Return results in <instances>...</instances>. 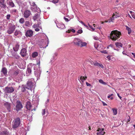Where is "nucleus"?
Segmentation results:
<instances>
[{"mask_svg": "<svg viewBox=\"0 0 135 135\" xmlns=\"http://www.w3.org/2000/svg\"><path fill=\"white\" fill-rule=\"evenodd\" d=\"M121 35V32L117 30L111 31L110 35V37L112 40L115 41L120 37Z\"/></svg>", "mask_w": 135, "mask_h": 135, "instance_id": "obj_1", "label": "nucleus"}, {"mask_svg": "<svg viewBox=\"0 0 135 135\" xmlns=\"http://www.w3.org/2000/svg\"><path fill=\"white\" fill-rule=\"evenodd\" d=\"M73 42L75 45L80 47L85 46L87 44L86 42H83L81 40L78 38H75Z\"/></svg>", "mask_w": 135, "mask_h": 135, "instance_id": "obj_2", "label": "nucleus"}, {"mask_svg": "<svg viewBox=\"0 0 135 135\" xmlns=\"http://www.w3.org/2000/svg\"><path fill=\"white\" fill-rule=\"evenodd\" d=\"M20 120L19 118H15L13 122V128L15 129L18 127L20 124Z\"/></svg>", "mask_w": 135, "mask_h": 135, "instance_id": "obj_3", "label": "nucleus"}, {"mask_svg": "<svg viewBox=\"0 0 135 135\" xmlns=\"http://www.w3.org/2000/svg\"><path fill=\"white\" fill-rule=\"evenodd\" d=\"M31 11L29 10L26 9L24 11L23 14V17L25 18H28L31 15Z\"/></svg>", "mask_w": 135, "mask_h": 135, "instance_id": "obj_4", "label": "nucleus"}, {"mask_svg": "<svg viewBox=\"0 0 135 135\" xmlns=\"http://www.w3.org/2000/svg\"><path fill=\"white\" fill-rule=\"evenodd\" d=\"M14 91V89L12 86H6L5 87L4 90L5 93H11L13 92Z\"/></svg>", "mask_w": 135, "mask_h": 135, "instance_id": "obj_5", "label": "nucleus"}, {"mask_svg": "<svg viewBox=\"0 0 135 135\" xmlns=\"http://www.w3.org/2000/svg\"><path fill=\"white\" fill-rule=\"evenodd\" d=\"M33 87V83L31 81L29 80L27 82L26 85V88L28 89H31Z\"/></svg>", "mask_w": 135, "mask_h": 135, "instance_id": "obj_6", "label": "nucleus"}, {"mask_svg": "<svg viewBox=\"0 0 135 135\" xmlns=\"http://www.w3.org/2000/svg\"><path fill=\"white\" fill-rule=\"evenodd\" d=\"M16 27L15 25H13L10 26L7 31V32L9 34H11L12 33L15 31Z\"/></svg>", "mask_w": 135, "mask_h": 135, "instance_id": "obj_7", "label": "nucleus"}, {"mask_svg": "<svg viewBox=\"0 0 135 135\" xmlns=\"http://www.w3.org/2000/svg\"><path fill=\"white\" fill-rule=\"evenodd\" d=\"M22 108V106L21 102L17 100L16 102V110L17 111L20 110Z\"/></svg>", "mask_w": 135, "mask_h": 135, "instance_id": "obj_8", "label": "nucleus"}, {"mask_svg": "<svg viewBox=\"0 0 135 135\" xmlns=\"http://www.w3.org/2000/svg\"><path fill=\"white\" fill-rule=\"evenodd\" d=\"M33 32L32 30H28L26 31L25 35L26 36L30 37L33 35Z\"/></svg>", "mask_w": 135, "mask_h": 135, "instance_id": "obj_9", "label": "nucleus"}, {"mask_svg": "<svg viewBox=\"0 0 135 135\" xmlns=\"http://www.w3.org/2000/svg\"><path fill=\"white\" fill-rule=\"evenodd\" d=\"M0 135H9V131H8V130L4 129L3 130H2L0 132Z\"/></svg>", "mask_w": 135, "mask_h": 135, "instance_id": "obj_10", "label": "nucleus"}, {"mask_svg": "<svg viewBox=\"0 0 135 135\" xmlns=\"http://www.w3.org/2000/svg\"><path fill=\"white\" fill-rule=\"evenodd\" d=\"M2 74L3 75L6 76L7 75V69L5 67L3 68L1 71Z\"/></svg>", "mask_w": 135, "mask_h": 135, "instance_id": "obj_11", "label": "nucleus"}, {"mask_svg": "<svg viewBox=\"0 0 135 135\" xmlns=\"http://www.w3.org/2000/svg\"><path fill=\"white\" fill-rule=\"evenodd\" d=\"M26 49L25 48L22 49L21 50L20 54L23 57L26 56Z\"/></svg>", "mask_w": 135, "mask_h": 135, "instance_id": "obj_12", "label": "nucleus"}, {"mask_svg": "<svg viewBox=\"0 0 135 135\" xmlns=\"http://www.w3.org/2000/svg\"><path fill=\"white\" fill-rule=\"evenodd\" d=\"M4 105L7 109L9 111H10V104L8 102H5L4 103Z\"/></svg>", "mask_w": 135, "mask_h": 135, "instance_id": "obj_13", "label": "nucleus"}, {"mask_svg": "<svg viewBox=\"0 0 135 135\" xmlns=\"http://www.w3.org/2000/svg\"><path fill=\"white\" fill-rule=\"evenodd\" d=\"M26 107L27 110H30L31 108L32 107V105L30 102H27L26 105Z\"/></svg>", "mask_w": 135, "mask_h": 135, "instance_id": "obj_14", "label": "nucleus"}, {"mask_svg": "<svg viewBox=\"0 0 135 135\" xmlns=\"http://www.w3.org/2000/svg\"><path fill=\"white\" fill-rule=\"evenodd\" d=\"M19 45L18 44H17L15 46L13 47V49L14 51H18L19 48Z\"/></svg>", "mask_w": 135, "mask_h": 135, "instance_id": "obj_15", "label": "nucleus"}, {"mask_svg": "<svg viewBox=\"0 0 135 135\" xmlns=\"http://www.w3.org/2000/svg\"><path fill=\"white\" fill-rule=\"evenodd\" d=\"M94 65L95 66H100L101 68H103V66L102 64L98 63L97 62H95V64H94Z\"/></svg>", "mask_w": 135, "mask_h": 135, "instance_id": "obj_16", "label": "nucleus"}, {"mask_svg": "<svg viewBox=\"0 0 135 135\" xmlns=\"http://www.w3.org/2000/svg\"><path fill=\"white\" fill-rule=\"evenodd\" d=\"M39 15L37 13H36L35 15L33 17V19L34 21L37 20L39 18Z\"/></svg>", "mask_w": 135, "mask_h": 135, "instance_id": "obj_17", "label": "nucleus"}, {"mask_svg": "<svg viewBox=\"0 0 135 135\" xmlns=\"http://www.w3.org/2000/svg\"><path fill=\"white\" fill-rule=\"evenodd\" d=\"M115 44L117 47L119 48L122 47V44L120 42H116Z\"/></svg>", "mask_w": 135, "mask_h": 135, "instance_id": "obj_18", "label": "nucleus"}, {"mask_svg": "<svg viewBox=\"0 0 135 135\" xmlns=\"http://www.w3.org/2000/svg\"><path fill=\"white\" fill-rule=\"evenodd\" d=\"M32 70L31 69L29 68L28 67L26 71L27 74L28 73L29 75L31 74Z\"/></svg>", "mask_w": 135, "mask_h": 135, "instance_id": "obj_19", "label": "nucleus"}, {"mask_svg": "<svg viewBox=\"0 0 135 135\" xmlns=\"http://www.w3.org/2000/svg\"><path fill=\"white\" fill-rule=\"evenodd\" d=\"M19 71L20 70L19 69L14 70L13 72V74L16 76L17 75L19 74Z\"/></svg>", "mask_w": 135, "mask_h": 135, "instance_id": "obj_20", "label": "nucleus"}, {"mask_svg": "<svg viewBox=\"0 0 135 135\" xmlns=\"http://www.w3.org/2000/svg\"><path fill=\"white\" fill-rule=\"evenodd\" d=\"M126 30L128 31V34H130L131 32V28L127 26H126Z\"/></svg>", "mask_w": 135, "mask_h": 135, "instance_id": "obj_21", "label": "nucleus"}, {"mask_svg": "<svg viewBox=\"0 0 135 135\" xmlns=\"http://www.w3.org/2000/svg\"><path fill=\"white\" fill-rule=\"evenodd\" d=\"M19 22L21 24H23L25 22V20L23 18H22L19 20Z\"/></svg>", "mask_w": 135, "mask_h": 135, "instance_id": "obj_22", "label": "nucleus"}, {"mask_svg": "<svg viewBox=\"0 0 135 135\" xmlns=\"http://www.w3.org/2000/svg\"><path fill=\"white\" fill-rule=\"evenodd\" d=\"M8 4L11 7H13L15 6L14 3L12 1H9Z\"/></svg>", "mask_w": 135, "mask_h": 135, "instance_id": "obj_23", "label": "nucleus"}, {"mask_svg": "<svg viewBox=\"0 0 135 135\" xmlns=\"http://www.w3.org/2000/svg\"><path fill=\"white\" fill-rule=\"evenodd\" d=\"M38 53L37 52H33L32 55V56L33 58H35L37 56Z\"/></svg>", "mask_w": 135, "mask_h": 135, "instance_id": "obj_24", "label": "nucleus"}, {"mask_svg": "<svg viewBox=\"0 0 135 135\" xmlns=\"http://www.w3.org/2000/svg\"><path fill=\"white\" fill-rule=\"evenodd\" d=\"M32 27L33 28H41V27H40L39 26V25L38 24H34L32 26Z\"/></svg>", "mask_w": 135, "mask_h": 135, "instance_id": "obj_25", "label": "nucleus"}, {"mask_svg": "<svg viewBox=\"0 0 135 135\" xmlns=\"http://www.w3.org/2000/svg\"><path fill=\"white\" fill-rule=\"evenodd\" d=\"M112 110L114 115H116L117 113V109L113 108Z\"/></svg>", "mask_w": 135, "mask_h": 135, "instance_id": "obj_26", "label": "nucleus"}, {"mask_svg": "<svg viewBox=\"0 0 135 135\" xmlns=\"http://www.w3.org/2000/svg\"><path fill=\"white\" fill-rule=\"evenodd\" d=\"M30 25V23L28 21H26L25 22V25L27 27H29Z\"/></svg>", "mask_w": 135, "mask_h": 135, "instance_id": "obj_27", "label": "nucleus"}, {"mask_svg": "<svg viewBox=\"0 0 135 135\" xmlns=\"http://www.w3.org/2000/svg\"><path fill=\"white\" fill-rule=\"evenodd\" d=\"M58 27L61 29H63L65 27L64 24H62L60 25V26L59 25V26H58Z\"/></svg>", "mask_w": 135, "mask_h": 135, "instance_id": "obj_28", "label": "nucleus"}, {"mask_svg": "<svg viewBox=\"0 0 135 135\" xmlns=\"http://www.w3.org/2000/svg\"><path fill=\"white\" fill-rule=\"evenodd\" d=\"M130 13L131 14V15L132 17L134 18H135V16L134 15V12H133L131 11H130Z\"/></svg>", "mask_w": 135, "mask_h": 135, "instance_id": "obj_29", "label": "nucleus"}, {"mask_svg": "<svg viewBox=\"0 0 135 135\" xmlns=\"http://www.w3.org/2000/svg\"><path fill=\"white\" fill-rule=\"evenodd\" d=\"M114 17L113 15L112 17H110L109 19V22H113V21L114 19Z\"/></svg>", "mask_w": 135, "mask_h": 135, "instance_id": "obj_30", "label": "nucleus"}, {"mask_svg": "<svg viewBox=\"0 0 135 135\" xmlns=\"http://www.w3.org/2000/svg\"><path fill=\"white\" fill-rule=\"evenodd\" d=\"M104 130V129L103 128H98V129L97 130V131L99 132H101L103 131Z\"/></svg>", "mask_w": 135, "mask_h": 135, "instance_id": "obj_31", "label": "nucleus"}, {"mask_svg": "<svg viewBox=\"0 0 135 135\" xmlns=\"http://www.w3.org/2000/svg\"><path fill=\"white\" fill-rule=\"evenodd\" d=\"M99 82L101 83H102L104 85H106V83L104 81L100 79L99 80Z\"/></svg>", "mask_w": 135, "mask_h": 135, "instance_id": "obj_32", "label": "nucleus"}, {"mask_svg": "<svg viewBox=\"0 0 135 135\" xmlns=\"http://www.w3.org/2000/svg\"><path fill=\"white\" fill-rule=\"evenodd\" d=\"M80 79L82 81V82H83L85 79H84V77L81 76L80 78Z\"/></svg>", "mask_w": 135, "mask_h": 135, "instance_id": "obj_33", "label": "nucleus"}, {"mask_svg": "<svg viewBox=\"0 0 135 135\" xmlns=\"http://www.w3.org/2000/svg\"><path fill=\"white\" fill-rule=\"evenodd\" d=\"M112 57L110 55L107 56V58L109 60H110L112 58V57Z\"/></svg>", "mask_w": 135, "mask_h": 135, "instance_id": "obj_34", "label": "nucleus"}, {"mask_svg": "<svg viewBox=\"0 0 135 135\" xmlns=\"http://www.w3.org/2000/svg\"><path fill=\"white\" fill-rule=\"evenodd\" d=\"M19 33L20 32L19 31L16 30L14 34L15 36H17Z\"/></svg>", "mask_w": 135, "mask_h": 135, "instance_id": "obj_35", "label": "nucleus"}, {"mask_svg": "<svg viewBox=\"0 0 135 135\" xmlns=\"http://www.w3.org/2000/svg\"><path fill=\"white\" fill-rule=\"evenodd\" d=\"M10 16H10V15H9V14L7 15L6 16L7 19L8 20H9Z\"/></svg>", "mask_w": 135, "mask_h": 135, "instance_id": "obj_36", "label": "nucleus"}, {"mask_svg": "<svg viewBox=\"0 0 135 135\" xmlns=\"http://www.w3.org/2000/svg\"><path fill=\"white\" fill-rule=\"evenodd\" d=\"M42 115H44L45 114V109L42 110Z\"/></svg>", "mask_w": 135, "mask_h": 135, "instance_id": "obj_37", "label": "nucleus"}, {"mask_svg": "<svg viewBox=\"0 0 135 135\" xmlns=\"http://www.w3.org/2000/svg\"><path fill=\"white\" fill-rule=\"evenodd\" d=\"M77 32L78 33L81 34L83 32V31L81 29L79 30H78Z\"/></svg>", "mask_w": 135, "mask_h": 135, "instance_id": "obj_38", "label": "nucleus"}, {"mask_svg": "<svg viewBox=\"0 0 135 135\" xmlns=\"http://www.w3.org/2000/svg\"><path fill=\"white\" fill-rule=\"evenodd\" d=\"M2 4L1 6H0L1 8H5L6 6V5L4 3H2Z\"/></svg>", "mask_w": 135, "mask_h": 135, "instance_id": "obj_39", "label": "nucleus"}, {"mask_svg": "<svg viewBox=\"0 0 135 135\" xmlns=\"http://www.w3.org/2000/svg\"><path fill=\"white\" fill-rule=\"evenodd\" d=\"M116 14L115 13H114L113 14V16L114 17L115 16L116 18H117L118 17H120V16Z\"/></svg>", "mask_w": 135, "mask_h": 135, "instance_id": "obj_40", "label": "nucleus"}, {"mask_svg": "<svg viewBox=\"0 0 135 135\" xmlns=\"http://www.w3.org/2000/svg\"><path fill=\"white\" fill-rule=\"evenodd\" d=\"M105 132H103V133H102L101 134V133H97V135H103L105 133Z\"/></svg>", "mask_w": 135, "mask_h": 135, "instance_id": "obj_41", "label": "nucleus"}, {"mask_svg": "<svg viewBox=\"0 0 135 135\" xmlns=\"http://www.w3.org/2000/svg\"><path fill=\"white\" fill-rule=\"evenodd\" d=\"M26 89V86H25V87L22 88L21 89L22 91L23 92H24L25 91V90Z\"/></svg>", "mask_w": 135, "mask_h": 135, "instance_id": "obj_42", "label": "nucleus"}, {"mask_svg": "<svg viewBox=\"0 0 135 135\" xmlns=\"http://www.w3.org/2000/svg\"><path fill=\"white\" fill-rule=\"evenodd\" d=\"M101 52L102 53H104L105 54H106L107 53V51L106 50H104L103 51H101Z\"/></svg>", "mask_w": 135, "mask_h": 135, "instance_id": "obj_43", "label": "nucleus"}, {"mask_svg": "<svg viewBox=\"0 0 135 135\" xmlns=\"http://www.w3.org/2000/svg\"><path fill=\"white\" fill-rule=\"evenodd\" d=\"M58 0H53L52 2L54 3H57L58 2Z\"/></svg>", "mask_w": 135, "mask_h": 135, "instance_id": "obj_44", "label": "nucleus"}, {"mask_svg": "<svg viewBox=\"0 0 135 135\" xmlns=\"http://www.w3.org/2000/svg\"><path fill=\"white\" fill-rule=\"evenodd\" d=\"M11 12L12 13L16 12H17V10L16 9H13L11 11Z\"/></svg>", "mask_w": 135, "mask_h": 135, "instance_id": "obj_45", "label": "nucleus"}, {"mask_svg": "<svg viewBox=\"0 0 135 135\" xmlns=\"http://www.w3.org/2000/svg\"><path fill=\"white\" fill-rule=\"evenodd\" d=\"M86 84L87 86H91V84L87 82H86Z\"/></svg>", "mask_w": 135, "mask_h": 135, "instance_id": "obj_46", "label": "nucleus"}, {"mask_svg": "<svg viewBox=\"0 0 135 135\" xmlns=\"http://www.w3.org/2000/svg\"><path fill=\"white\" fill-rule=\"evenodd\" d=\"M64 19L65 20L66 22H68L69 21V19L66 18L64 17Z\"/></svg>", "mask_w": 135, "mask_h": 135, "instance_id": "obj_47", "label": "nucleus"}, {"mask_svg": "<svg viewBox=\"0 0 135 135\" xmlns=\"http://www.w3.org/2000/svg\"><path fill=\"white\" fill-rule=\"evenodd\" d=\"M92 30V31H94L95 30V29L94 28H93L92 26H90V27H89Z\"/></svg>", "mask_w": 135, "mask_h": 135, "instance_id": "obj_48", "label": "nucleus"}, {"mask_svg": "<svg viewBox=\"0 0 135 135\" xmlns=\"http://www.w3.org/2000/svg\"><path fill=\"white\" fill-rule=\"evenodd\" d=\"M35 30L36 31L38 32L40 30V29L38 28H36L35 29Z\"/></svg>", "mask_w": 135, "mask_h": 135, "instance_id": "obj_49", "label": "nucleus"}, {"mask_svg": "<svg viewBox=\"0 0 135 135\" xmlns=\"http://www.w3.org/2000/svg\"><path fill=\"white\" fill-rule=\"evenodd\" d=\"M4 0H0V3H4Z\"/></svg>", "mask_w": 135, "mask_h": 135, "instance_id": "obj_50", "label": "nucleus"}, {"mask_svg": "<svg viewBox=\"0 0 135 135\" xmlns=\"http://www.w3.org/2000/svg\"><path fill=\"white\" fill-rule=\"evenodd\" d=\"M73 33H75V30L74 29H72L70 30Z\"/></svg>", "mask_w": 135, "mask_h": 135, "instance_id": "obj_51", "label": "nucleus"}, {"mask_svg": "<svg viewBox=\"0 0 135 135\" xmlns=\"http://www.w3.org/2000/svg\"><path fill=\"white\" fill-rule=\"evenodd\" d=\"M117 95L118 96V97L120 98V99L121 100L122 97L119 95V94H117Z\"/></svg>", "mask_w": 135, "mask_h": 135, "instance_id": "obj_52", "label": "nucleus"}, {"mask_svg": "<svg viewBox=\"0 0 135 135\" xmlns=\"http://www.w3.org/2000/svg\"><path fill=\"white\" fill-rule=\"evenodd\" d=\"M95 62H94L93 61H91L90 62L91 64L92 65H94V64H95Z\"/></svg>", "mask_w": 135, "mask_h": 135, "instance_id": "obj_53", "label": "nucleus"}, {"mask_svg": "<svg viewBox=\"0 0 135 135\" xmlns=\"http://www.w3.org/2000/svg\"><path fill=\"white\" fill-rule=\"evenodd\" d=\"M112 47V44H110L108 46V47L107 48H109V47Z\"/></svg>", "mask_w": 135, "mask_h": 135, "instance_id": "obj_54", "label": "nucleus"}, {"mask_svg": "<svg viewBox=\"0 0 135 135\" xmlns=\"http://www.w3.org/2000/svg\"><path fill=\"white\" fill-rule=\"evenodd\" d=\"M103 104L104 106L107 105V104H106V103H104L103 102Z\"/></svg>", "mask_w": 135, "mask_h": 135, "instance_id": "obj_55", "label": "nucleus"}, {"mask_svg": "<svg viewBox=\"0 0 135 135\" xmlns=\"http://www.w3.org/2000/svg\"><path fill=\"white\" fill-rule=\"evenodd\" d=\"M132 55H133L134 56V58H135V53H132Z\"/></svg>", "mask_w": 135, "mask_h": 135, "instance_id": "obj_56", "label": "nucleus"}, {"mask_svg": "<svg viewBox=\"0 0 135 135\" xmlns=\"http://www.w3.org/2000/svg\"><path fill=\"white\" fill-rule=\"evenodd\" d=\"M71 31L70 30H68L66 32H68V33H70Z\"/></svg>", "mask_w": 135, "mask_h": 135, "instance_id": "obj_57", "label": "nucleus"}, {"mask_svg": "<svg viewBox=\"0 0 135 135\" xmlns=\"http://www.w3.org/2000/svg\"><path fill=\"white\" fill-rule=\"evenodd\" d=\"M97 28L99 30H100L102 28L101 27H97Z\"/></svg>", "mask_w": 135, "mask_h": 135, "instance_id": "obj_58", "label": "nucleus"}, {"mask_svg": "<svg viewBox=\"0 0 135 135\" xmlns=\"http://www.w3.org/2000/svg\"><path fill=\"white\" fill-rule=\"evenodd\" d=\"M129 118H130V117L129 116ZM130 118H129L128 119L127 123L128 122H130Z\"/></svg>", "mask_w": 135, "mask_h": 135, "instance_id": "obj_59", "label": "nucleus"}, {"mask_svg": "<svg viewBox=\"0 0 135 135\" xmlns=\"http://www.w3.org/2000/svg\"><path fill=\"white\" fill-rule=\"evenodd\" d=\"M111 97V96H110V95H109L108 96V98H110Z\"/></svg>", "mask_w": 135, "mask_h": 135, "instance_id": "obj_60", "label": "nucleus"}, {"mask_svg": "<svg viewBox=\"0 0 135 135\" xmlns=\"http://www.w3.org/2000/svg\"><path fill=\"white\" fill-rule=\"evenodd\" d=\"M89 130H91V129L90 127L89 126Z\"/></svg>", "mask_w": 135, "mask_h": 135, "instance_id": "obj_61", "label": "nucleus"}, {"mask_svg": "<svg viewBox=\"0 0 135 135\" xmlns=\"http://www.w3.org/2000/svg\"><path fill=\"white\" fill-rule=\"evenodd\" d=\"M110 96H111V97H112V96H113V94H111L110 95Z\"/></svg>", "mask_w": 135, "mask_h": 135, "instance_id": "obj_62", "label": "nucleus"}, {"mask_svg": "<svg viewBox=\"0 0 135 135\" xmlns=\"http://www.w3.org/2000/svg\"><path fill=\"white\" fill-rule=\"evenodd\" d=\"M110 99L111 100H112L113 99V97H111L110 98Z\"/></svg>", "mask_w": 135, "mask_h": 135, "instance_id": "obj_63", "label": "nucleus"}, {"mask_svg": "<svg viewBox=\"0 0 135 135\" xmlns=\"http://www.w3.org/2000/svg\"><path fill=\"white\" fill-rule=\"evenodd\" d=\"M36 110V109L34 108L33 109L31 110V111H32L33 110L34 111H35Z\"/></svg>", "mask_w": 135, "mask_h": 135, "instance_id": "obj_64", "label": "nucleus"}]
</instances>
